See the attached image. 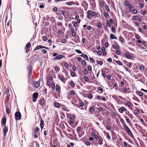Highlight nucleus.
Returning <instances> with one entry per match:
<instances>
[{"label": "nucleus", "instance_id": "obj_1", "mask_svg": "<svg viewBox=\"0 0 147 147\" xmlns=\"http://www.w3.org/2000/svg\"><path fill=\"white\" fill-rule=\"evenodd\" d=\"M87 13L88 15L87 16V17L88 18H92L93 16H97L98 14L97 13L94 11H92L91 10H90L87 11Z\"/></svg>", "mask_w": 147, "mask_h": 147}, {"label": "nucleus", "instance_id": "obj_2", "mask_svg": "<svg viewBox=\"0 0 147 147\" xmlns=\"http://www.w3.org/2000/svg\"><path fill=\"white\" fill-rule=\"evenodd\" d=\"M15 116L16 120H20L21 118V113L19 112H16L15 113Z\"/></svg>", "mask_w": 147, "mask_h": 147}, {"label": "nucleus", "instance_id": "obj_3", "mask_svg": "<svg viewBox=\"0 0 147 147\" xmlns=\"http://www.w3.org/2000/svg\"><path fill=\"white\" fill-rule=\"evenodd\" d=\"M45 104V101L44 97H42L41 98L40 101L39 105L41 107H43L44 106Z\"/></svg>", "mask_w": 147, "mask_h": 147}, {"label": "nucleus", "instance_id": "obj_4", "mask_svg": "<svg viewBox=\"0 0 147 147\" xmlns=\"http://www.w3.org/2000/svg\"><path fill=\"white\" fill-rule=\"evenodd\" d=\"M124 127L125 129V130L127 131L128 134L129 136H131V137L133 136V135L131 131L127 125L125 126Z\"/></svg>", "mask_w": 147, "mask_h": 147}, {"label": "nucleus", "instance_id": "obj_5", "mask_svg": "<svg viewBox=\"0 0 147 147\" xmlns=\"http://www.w3.org/2000/svg\"><path fill=\"white\" fill-rule=\"evenodd\" d=\"M31 47V45L30 42L28 43L26 45V52L28 53L29 51L30 48Z\"/></svg>", "mask_w": 147, "mask_h": 147}, {"label": "nucleus", "instance_id": "obj_6", "mask_svg": "<svg viewBox=\"0 0 147 147\" xmlns=\"http://www.w3.org/2000/svg\"><path fill=\"white\" fill-rule=\"evenodd\" d=\"M64 57V56L62 55H58L54 58L55 60L60 59Z\"/></svg>", "mask_w": 147, "mask_h": 147}, {"label": "nucleus", "instance_id": "obj_7", "mask_svg": "<svg viewBox=\"0 0 147 147\" xmlns=\"http://www.w3.org/2000/svg\"><path fill=\"white\" fill-rule=\"evenodd\" d=\"M114 45H112V47L113 49L115 48L117 49H119V47L118 46V45L117 42H115L114 43Z\"/></svg>", "mask_w": 147, "mask_h": 147}, {"label": "nucleus", "instance_id": "obj_8", "mask_svg": "<svg viewBox=\"0 0 147 147\" xmlns=\"http://www.w3.org/2000/svg\"><path fill=\"white\" fill-rule=\"evenodd\" d=\"M3 135L4 136H5L6 134V133L8 131V128L7 126H5L3 129Z\"/></svg>", "mask_w": 147, "mask_h": 147}, {"label": "nucleus", "instance_id": "obj_9", "mask_svg": "<svg viewBox=\"0 0 147 147\" xmlns=\"http://www.w3.org/2000/svg\"><path fill=\"white\" fill-rule=\"evenodd\" d=\"M126 109L124 107H121L119 109V112L121 113H122L123 111H125Z\"/></svg>", "mask_w": 147, "mask_h": 147}, {"label": "nucleus", "instance_id": "obj_10", "mask_svg": "<svg viewBox=\"0 0 147 147\" xmlns=\"http://www.w3.org/2000/svg\"><path fill=\"white\" fill-rule=\"evenodd\" d=\"M74 119V117L73 115H71L70 116V120L69 122L70 123L72 124L74 122L73 120Z\"/></svg>", "mask_w": 147, "mask_h": 147}, {"label": "nucleus", "instance_id": "obj_11", "mask_svg": "<svg viewBox=\"0 0 147 147\" xmlns=\"http://www.w3.org/2000/svg\"><path fill=\"white\" fill-rule=\"evenodd\" d=\"M58 78L61 81L64 82V81L65 79V78L64 76L62 75H60L58 76Z\"/></svg>", "mask_w": 147, "mask_h": 147}, {"label": "nucleus", "instance_id": "obj_12", "mask_svg": "<svg viewBox=\"0 0 147 147\" xmlns=\"http://www.w3.org/2000/svg\"><path fill=\"white\" fill-rule=\"evenodd\" d=\"M40 126L41 128V130L42 131L44 127V121L42 119H41L40 120Z\"/></svg>", "mask_w": 147, "mask_h": 147}, {"label": "nucleus", "instance_id": "obj_13", "mask_svg": "<svg viewBox=\"0 0 147 147\" xmlns=\"http://www.w3.org/2000/svg\"><path fill=\"white\" fill-rule=\"evenodd\" d=\"M89 111L90 112V114H92L95 111L94 108L92 107H91L90 108Z\"/></svg>", "mask_w": 147, "mask_h": 147}, {"label": "nucleus", "instance_id": "obj_14", "mask_svg": "<svg viewBox=\"0 0 147 147\" xmlns=\"http://www.w3.org/2000/svg\"><path fill=\"white\" fill-rule=\"evenodd\" d=\"M40 82L38 81H36L34 82V86L36 88H37L39 86Z\"/></svg>", "mask_w": 147, "mask_h": 147}, {"label": "nucleus", "instance_id": "obj_15", "mask_svg": "<svg viewBox=\"0 0 147 147\" xmlns=\"http://www.w3.org/2000/svg\"><path fill=\"white\" fill-rule=\"evenodd\" d=\"M80 56L81 57H84L86 60H88V56L86 55L83 54L81 55Z\"/></svg>", "mask_w": 147, "mask_h": 147}, {"label": "nucleus", "instance_id": "obj_16", "mask_svg": "<svg viewBox=\"0 0 147 147\" xmlns=\"http://www.w3.org/2000/svg\"><path fill=\"white\" fill-rule=\"evenodd\" d=\"M43 46L42 45H39L37 46L34 50V51H35L40 49L43 48Z\"/></svg>", "mask_w": 147, "mask_h": 147}, {"label": "nucleus", "instance_id": "obj_17", "mask_svg": "<svg viewBox=\"0 0 147 147\" xmlns=\"http://www.w3.org/2000/svg\"><path fill=\"white\" fill-rule=\"evenodd\" d=\"M38 94L37 92H35L33 94V97L34 98H37L38 96Z\"/></svg>", "mask_w": 147, "mask_h": 147}, {"label": "nucleus", "instance_id": "obj_18", "mask_svg": "<svg viewBox=\"0 0 147 147\" xmlns=\"http://www.w3.org/2000/svg\"><path fill=\"white\" fill-rule=\"evenodd\" d=\"M39 128L38 127H36L34 129V133L35 134H38L39 132Z\"/></svg>", "mask_w": 147, "mask_h": 147}, {"label": "nucleus", "instance_id": "obj_19", "mask_svg": "<svg viewBox=\"0 0 147 147\" xmlns=\"http://www.w3.org/2000/svg\"><path fill=\"white\" fill-rule=\"evenodd\" d=\"M54 104L55 106L59 108L60 107V104L57 102H55Z\"/></svg>", "mask_w": 147, "mask_h": 147}, {"label": "nucleus", "instance_id": "obj_20", "mask_svg": "<svg viewBox=\"0 0 147 147\" xmlns=\"http://www.w3.org/2000/svg\"><path fill=\"white\" fill-rule=\"evenodd\" d=\"M110 37L111 38V39H117V37L116 36H115L113 34H111L110 35Z\"/></svg>", "mask_w": 147, "mask_h": 147}, {"label": "nucleus", "instance_id": "obj_21", "mask_svg": "<svg viewBox=\"0 0 147 147\" xmlns=\"http://www.w3.org/2000/svg\"><path fill=\"white\" fill-rule=\"evenodd\" d=\"M2 123L4 125H5L6 123V118L5 117H3V118L2 120Z\"/></svg>", "mask_w": 147, "mask_h": 147}, {"label": "nucleus", "instance_id": "obj_22", "mask_svg": "<svg viewBox=\"0 0 147 147\" xmlns=\"http://www.w3.org/2000/svg\"><path fill=\"white\" fill-rule=\"evenodd\" d=\"M120 121L122 123L124 127L126 125V124L125 123L123 119L122 118L121 119Z\"/></svg>", "mask_w": 147, "mask_h": 147}, {"label": "nucleus", "instance_id": "obj_23", "mask_svg": "<svg viewBox=\"0 0 147 147\" xmlns=\"http://www.w3.org/2000/svg\"><path fill=\"white\" fill-rule=\"evenodd\" d=\"M63 64L66 68H68L69 67L68 64L65 61L63 62Z\"/></svg>", "mask_w": 147, "mask_h": 147}, {"label": "nucleus", "instance_id": "obj_24", "mask_svg": "<svg viewBox=\"0 0 147 147\" xmlns=\"http://www.w3.org/2000/svg\"><path fill=\"white\" fill-rule=\"evenodd\" d=\"M125 56L128 59H131V56L129 55L127 53H125Z\"/></svg>", "mask_w": 147, "mask_h": 147}, {"label": "nucleus", "instance_id": "obj_25", "mask_svg": "<svg viewBox=\"0 0 147 147\" xmlns=\"http://www.w3.org/2000/svg\"><path fill=\"white\" fill-rule=\"evenodd\" d=\"M119 40L121 42H123L125 41L124 39L122 36L119 37Z\"/></svg>", "mask_w": 147, "mask_h": 147}, {"label": "nucleus", "instance_id": "obj_26", "mask_svg": "<svg viewBox=\"0 0 147 147\" xmlns=\"http://www.w3.org/2000/svg\"><path fill=\"white\" fill-rule=\"evenodd\" d=\"M140 69L142 71H143L144 70V66L141 65L140 67Z\"/></svg>", "mask_w": 147, "mask_h": 147}, {"label": "nucleus", "instance_id": "obj_27", "mask_svg": "<svg viewBox=\"0 0 147 147\" xmlns=\"http://www.w3.org/2000/svg\"><path fill=\"white\" fill-rule=\"evenodd\" d=\"M133 19L135 20H137L138 19V18L137 16H133Z\"/></svg>", "mask_w": 147, "mask_h": 147}, {"label": "nucleus", "instance_id": "obj_28", "mask_svg": "<svg viewBox=\"0 0 147 147\" xmlns=\"http://www.w3.org/2000/svg\"><path fill=\"white\" fill-rule=\"evenodd\" d=\"M6 113L7 114H9L10 113L9 109V107H7L6 109Z\"/></svg>", "mask_w": 147, "mask_h": 147}, {"label": "nucleus", "instance_id": "obj_29", "mask_svg": "<svg viewBox=\"0 0 147 147\" xmlns=\"http://www.w3.org/2000/svg\"><path fill=\"white\" fill-rule=\"evenodd\" d=\"M126 106H128L129 107H131V104L129 102H126Z\"/></svg>", "mask_w": 147, "mask_h": 147}, {"label": "nucleus", "instance_id": "obj_30", "mask_svg": "<svg viewBox=\"0 0 147 147\" xmlns=\"http://www.w3.org/2000/svg\"><path fill=\"white\" fill-rule=\"evenodd\" d=\"M132 12L133 14H136L137 13L138 11L137 9H135L132 11Z\"/></svg>", "mask_w": 147, "mask_h": 147}, {"label": "nucleus", "instance_id": "obj_31", "mask_svg": "<svg viewBox=\"0 0 147 147\" xmlns=\"http://www.w3.org/2000/svg\"><path fill=\"white\" fill-rule=\"evenodd\" d=\"M70 84L72 86L74 87L75 86V84L73 81H71L70 82Z\"/></svg>", "mask_w": 147, "mask_h": 147}, {"label": "nucleus", "instance_id": "obj_32", "mask_svg": "<svg viewBox=\"0 0 147 147\" xmlns=\"http://www.w3.org/2000/svg\"><path fill=\"white\" fill-rule=\"evenodd\" d=\"M104 15H105V17H106L107 18H109V14L106 12H105L104 13Z\"/></svg>", "mask_w": 147, "mask_h": 147}, {"label": "nucleus", "instance_id": "obj_33", "mask_svg": "<svg viewBox=\"0 0 147 147\" xmlns=\"http://www.w3.org/2000/svg\"><path fill=\"white\" fill-rule=\"evenodd\" d=\"M116 63L117 64H119V65H123L122 63L119 61H117Z\"/></svg>", "mask_w": 147, "mask_h": 147}, {"label": "nucleus", "instance_id": "obj_34", "mask_svg": "<svg viewBox=\"0 0 147 147\" xmlns=\"http://www.w3.org/2000/svg\"><path fill=\"white\" fill-rule=\"evenodd\" d=\"M31 69H32V66L31 65H30V66L29 67V69H28L29 71V72L30 73L29 75H30V74L31 73Z\"/></svg>", "mask_w": 147, "mask_h": 147}, {"label": "nucleus", "instance_id": "obj_35", "mask_svg": "<svg viewBox=\"0 0 147 147\" xmlns=\"http://www.w3.org/2000/svg\"><path fill=\"white\" fill-rule=\"evenodd\" d=\"M51 87L53 90H54L55 88V86L54 84L53 83L51 84Z\"/></svg>", "mask_w": 147, "mask_h": 147}, {"label": "nucleus", "instance_id": "obj_36", "mask_svg": "<svg viewBox=\"0 0 147 147\" xmlns=\"http://www.w3.org/2000/svg\"><path fill=\"white\" fill-rule=\"evenodd\" d=\"M112 97L115 100H117L118 99V97L116 95H113Z\"/></svg>", "mask_w": 147, "mask_h": 147}, {"label": "nucleus", "instance_id": "obj_37", "mask_svg": "<svg viewBox=\"0 0 147 147\" xmlns=\"http://www.w3.org/2000/svg\"><path fill=\"white\" fill-rule=\"evenodd\" d=\"M42 39L44 41H46L48 40V38L46 36H44L43 37Z\"/></svg>", "mask_w": 147, "mask_h": 147}, {"label": "nucleus", "instance_id": "obj_38", "mask_svg": "<svg viewBox=\"0 0 147 147\" xmlns=\"http://www.w3.org/2000/svg\"><path fill=\"white\" fill-rule=\"evenodd\" d=\"M112 31L113 32V33H115L116 32V29H115L114 27H113L112 28Z\"/></svg>", "mask_w": 147, "mask_h": 147}, {"label": "nucleus", "instance_id": "obj_39", "mask_svg": "<svg viewBox=\"0 0 147 147\" xmlns=\"http://www.w3.org/2000/svg\"><path fill=\"white\" fill-rule=\"evenodd\" d=\"M60 87L58 85L56 86V90L57 91H58L59 90Z\"/></svg>", "mask_w": 147, "mask_h": 147}, {"label": "nucleus", "instance_id": "obj_40", "mask_svg": "<svg viewBox=\"0 0 147 147\" xmlns=\"http://www.w3.org/2000/svg\"><path fill=\"white\" fill-rule=\"evenodd\" d=\"M84 78L85 81H88L89 79L88 77L86 76H84Z\"/></svg>", "mask_w": 147, "mask_h": 147}, {"label": "nucleus", "instance_id": "obj_41", "mask_svg": "<svg viewBox=\"0 0 147 147\" xmlns=\"http://www.w3.org/2000/svg\"><path fill=\"white\" fill-rule=\"evenodd\" d=\"M75 51L77 53L80 54H81L82 53V52L80 50H75Z\"/></svg>", "mask_w": 147, "mask_h": 147}, {"label": "nucleus", "instance_id": "obj_42", "mask_svg": "<svg viewBox=\"0 0 147 147\" xmlns=\"http://www.w3.org/2000/svg\"><path fill=\"white\" fill-rule=\"evenodd\" d=\"M105 8H106V10L108 12H109V11L110 9H109V7L107 6H105Z\"/></svg>", "mask_w": 147, "mask_h": 147}, {"label": "nucleus", "instance_id": "obj_43", "mask_svg": "<svg viewBox=\"0 0 147 147\" xmlns=\"http://www.w3.org/2000/svg\"><path fill=\"white\" fill-rule=\"evenodd\" d=\"M82 64L83 65H86V62L85 61H82Z\"/></svg>", "mask_w": 147, "mask_h": 147}, {"label": "nucleus", "instance_id": "obj_44", "mask_svg": "<svg viewBox=\"0 0 147 147\" xmlns=\"http://www.w3.org/2000/svg\"><path fill=\"white\" fill-rule=\"evenodd\" d=\"M98 89L99 91L101 92H102L103 91L102 89L100 87H98Z\"/></svg>", "mask_w": 147, "mask_h": 147}, {"label": "nucleus", "instance_id": "obj_45", "mask_svg": "<svg viewBox=\"0 0 147 147\" xmlns=\"http://www.w3.org/2000/svg\"><path fill=\"white\" fill-rule=\"evenodd\" d=\"M70 93L72 95H74L75 94L74 91L73 90H71L70 91Z\"/></svg>", "mask_w": 147, "mask_h": 147}, {"label": "nucleus", "instance_id": "obj_46", "mask_svg": "<svg viewBox=\"0 0 147 147\" xmlns=\"http://www.w3.org/2000/svg\"><path fill=\"white\" fill-rule=\"evenodd\" d=\"M84 72L85 74H87L88 73V70L87 69H86L84 70Z\"/></svg>", "mask_w": 147, "mask_h": 147}, {"label": "nucleus", "instance_id": "obj_47", "mask_svg": "<svg viewBox=\"0 0 147 147\" xmlns=\"http://www.w3.org/2000/svg\"><path fill=\"white\" fill-rule=\"evenodd\" d=\"M98 110L100 111H103V108L101 107H100L98 109Z\"/></svg>", "mask_w": 147, "mask_h": 147}, {"label": "nucleus", "instance_id": "obj_48", "mask_svg": "<svg viewBox=\"0 0 147 147\" xmlns=\"http://www.w3.org/2000/svg\"><path fill=\"white\" fill-rule=\"evenodd\" d=\"M116 53L117 55H119L120 54L121 52L117 50L116 51Z\"/></svg>", "mask_w": 147, "mask_h": 147}, {"label": "nucleus", "instance_id": "obj_49", "mask_svg": "<svg viewBox=\"0 0 147 147\" xmlns=\"http://www.w3.org/2000/svg\"><path fill=\"white\" fill-rule=\"evenodd\" d=\"M88 98L90 99L92 98V96L91 94H88Z\"/></svg>", "mask_w": 147, "mask_h": 147}, {"label": "nucleus", "instance_id": "obj_50", "mask_svg": "<svg viewBox=\"0 0 147 147\" xmlns=\"http://www.w3.org/2000/svg\"><path fill=\"white\" fill-rule=\"evenodd\" d=\"M9 92V90L8 89H7L5 90V94H6L7 95V94Z\"/></svg>", "mask_w": 147, "mask_h": 147}, {"label": "nucleus", "instance_id": "obj_51", "mask_svg": "<svg viewBox=\"0 0 147 147\" xmlns=\"http://www.w3.org/2000/svg\"><path fill=\"white\" fill-rule=\"evenodd\" d=\"M90 61L92 63H94V60L93 58H90Z\"/></svg>", "mask_w": 147, "mask_h": 147}, {"label": "nucleus", "instance_id": "obj_52", "mask_svg": "<svg viewBox=\"0 0 147 147\" xmlns=\"http://www.w3.org/2000/svg\"><path fill=\"white\" fill-rule=\"evenodd\" d=\"M57 10H58V8L56 7H55L53 8V11H57Z\"/></svg>", "mask_w": 147, "mask_h": 147}, {"label": "nucleus", "instance_id": "obj_53", "mask_svg": "<svg viewBox=\"0 0 147 147\" xmlns=\"http://www.w3.org/2000/svg\"><path fill=\"white\" fill-rule=\"evenodd\" d=\"M128 116H129L130 118H133V115L131 113H129Z\"/></svg>", "mask_w": 147, "mask_h": 147}, {"label": "nucleus", "instance_id": "obj_54", "mask_svg": "<svg viewBox=\"0 0 147 147\" xmlns=\"http://www.w3.org/2000/svg\"><path fill=\"white\" fill-rule=\"evenodd\" d=\"M75 74V73L74 72H71V75L72 77L74 76Z\"/></svg>", "mask_w": 147, "mask_h": 147}, {"label": "nucleus", "instance_id": "obj_55", "mask_svg": "<svg viewBox=\"0 0 147 147\" xmlns=\"http://www.w3.org/2000/svg\"><path fill=\"white\" fill-rule=\"evenodd\" d=\"M107 24L108 26H110L111 25V23L109 21H107Z\"/></svg>", "mask_w": 147, "mask_h": 147}, {"label": "nucleus", "instance_id": "obj_56", "mask_svg": "<svg viewBox=\"0 0 147 147\" xmlns=\"http://www.w3.org/2000/svg\"><path fill=\"white\" fill-rule=\"evenodd\" d=\"M88 70L90 71H91V70H92V67H91V66H89L88 67Z\"/></svg>", "mask_w": 147, "mask_h": 147}, {"label": "nucleus", "instance_id": "obj_57", "mask_svg": "<svg viewBox=\"0 0 147 147\" xmlns=\"http://www.w3.org/2000/svg\"><path fill=\"white\" fill-rule=\"evenodd\" d=\"M72 69L74 71H76L77 70V68L76 67L74 66L73 67Z\"/></svg>", "mask_w": 147, "mask_h": 147}, {"label": "nucleus", "instance_id": "obj_58", "mask_svg": "<svg viewBox=\"0 0 147 147\" xmlns=\"http://www.w3.org/2000/svg\"><path fill=\"white\" fill-rule=\"evenodd\" d=\"M126 120L127 123H130V121L129 119V118H127V117L126 118Z\"/></svg>", "mask_w": 147, "mask_h": 147}, {"label": "nucleus", "instance_id": "obj_59", "mask_svg": "<svg viewBox=\"0 0 147 147\" xmlns=\"http://www.w3.org/2000/svg\"><path fill=\"white\" fill-rule=\"evenodd\" d=\"M66 40L65 39H63L62 40L61 42L63 43H65L66 42Z\"/></svg>", "mask_w": 147, "mask_h": 147}, {"label": "nucleus", "instance_id": "obj_60", "mask_svg": "<svg viewBox=\"0 0 147 147\" xmlns=\"http://www.w3.org/2000/svg\"><path fill=\"white\" fill-rule=\"evenodd\" d=\"M139 95L140 96H142L143 95V93L142 92H140L139 93Z\"/></svg>", "mask_w": 147, "mask_h": 147}, {"label": "nucleus", "instance_id": "obj_61", "mask_svg": "<svg viewBox=\"0 0 147 147\" xmlns=\"http://www.w3.org/2000/svg\"><path fill=\"white\" fill-rule=\"evenodd\" d=\"M107 61L109 62H111L112 61V59L111 58H109L107 59Z\"/></svg>", "mask_w": 147, "mask_h": 147}, {"label": "nucleus", "instance_id": "obj_62", "mask_svg": "<svg viewBox=\"0 0 147 147\" xmlns=\"http://www.w3.org/2000/svg\"><path fill=\"white\" fill-rule=\"evenodd\" d=\"M42 51L43 53H47V51L45 49L42 50Z\"/></svg>", "mask_w": 147, "mask_h": 147}, {"label": "nucleus", "instance_id": "obj_63", "mask_svg": "<svg viewBox=\"0 0 147 147\" xmlns=\"http://www.w3.org/2000/svg\"><path fill=\"white\" fill-rule=\"evenodd\" d=\"M96 96L98 99L99 100H101V99L102 97L101 96Z\"/></svg>", "mask_w": 147, "mask_h": 147}, {"label": "nucleus", "instance_id": "obj_64", "mask_svg": "<svg viewBox=\"0 0 147 147\" xmlns=\"http://www.w3.org/2000/svg\"><path fill=\"white\" fill-rule=\"evenodd\" d=\"M97 26L99 28H101L102 26V25L100 23H98Z\"/></svg>", "mask_w": 147, "mask_h": 147}]
</instances>
